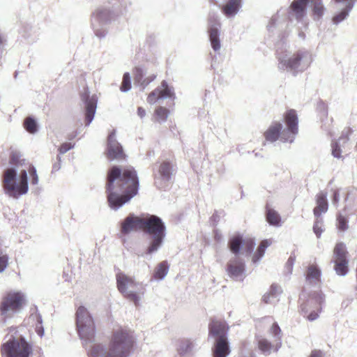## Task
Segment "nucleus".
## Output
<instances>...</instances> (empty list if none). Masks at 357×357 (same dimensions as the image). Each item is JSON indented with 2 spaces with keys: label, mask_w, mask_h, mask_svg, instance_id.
Segmentation results:
<instances>
[{
  "label": "nucleus",
  "mask_w": 357,
  "mask_h": 357,
  "mask_svg": "<svg viewBox=\"0 0 357 357\" xmlns=\"http://www.w3.org/2000/svg\"><path fill=\"white\" fill-rule=\"evenodd\" d=\"M139 181L135 170L128 167L121 170L113 167L108 173L107 200L111 208L117 210L137 195Z\"/></svg>",
  "instance_id": "1"
},
{
  "label": "nucleus",
  "mask_w": 357,
  "mask_h": 357,
  "mask_svg": "<svg viewBox=\"0 0 357 357\" xmlns=\"http://www.w3.org/2000/svg\"><path fill=\"white\" fill-rule=\"evenodd\" d=\"M134 344L131 331L118 327L112 331L109 347L93 343L88 349L89 357H128Z\"/></svg>",
  "instance_id": "2"
},
{
  "label": "nucleus",
  "mask_w": 357,
  "mask_h": 357,
  "mask_svg": "<svg viewBox=\"0 0 357 357\" xmlns=\"http://www.w3.org/2000/svg\"><path fill=\"white\" fill-rule=\"evenodd\" d=\"M142 230L149 235V245L142 255L151 256L162 246L166 236V227L160 218L149 215L143 219Z\"/></svg>",
  "instance_id": "3"
},
{
  "label": "nucleus",
  "mask_w": 357,
  "mask_h": 357,
  "mask_svg": "<svg viewBox=\"0 0 357 357\" xmlns=\"http://www.w3.org/2000/svg\"><path fill=\"white\" fill-rule=\"evenodd\" d=\"M278 59L279 69L296 75L308 68L312 62V55L307 50H301L295 52H278Z\"/></svg>",
  "instance_id": "4"
},
{
  "label": "nucleus",
  "mask_w": 357,
  "mask_h": 357,
  "mask_svg": "<svg viewBox=\"0 0 357 357\" xmlns=\"http://www.w3.org/2000/svg\"><path fill=\"white\" fill-rule=\"evenodd\" d=\"M3 188L5 193L14 199L26 194L29 190L26 169H21L19 174L14 167L6 169L3 172Z\"/></svg>",
  "instance_id": "5"
},
{
  "label": "nucleus",
  "mask_w": 357,
  "mask_h": 357,
  "mask_svg": "<svg viewBox=\"0 0 357 357\" xmlns=\"http://www.w3.org/2000/svg\"><path fill=\"white\" fill-rule=\"evenodd\" d=\"M287 130L281 131L282 125L280 122L273 123L264 133L265 138L271 142H275L280 136L284 142L292 143L298 133V116L295 110L290 109L285 114Z\"/></svg>",
  "instance_id": "6"
},
{
  "label": "nucleus",
  "mask_w": 357,
  "mask_h": 357,
  "mask_svg": "<svg viewBox=\"0 0 357 357\" xmlns=\"http://www.w3.org/2000/svg\"><path fill=\"white\" fill-rule=\"evenodd\" d=\"M228 331L229 326L225 321L213 320L209 324V335L215 339L213 357H227L230 354Z\"/></svg>",
  "instance_id": "7"
},
{
  "label": "nucleus",
  "mask_w": 357,
  "mask_h": 357,
  "mask_svg": "<svg viewBox=\"0 0 357 357\" xmlns=\"http://www.w3.org/2000/svg\"><path fill=\"white\" fill-rule=\"evenodd\" d=\"M77 331L80 338L84 341L88 350L94 342L96 328L93 317L89 310L84 306H79L75 314Z\"/></svg>",
  "instance_id": "8"
},
{
  "label": "nucleus",
  "mask_w": 357,
  "mask_h": 357,
  "mask_svg": "<svg viewBox=\"0 0 357 357\" xmlns=\"http://www.w3.org/2000/svg\"><path fill=\"white\" fill-rule=\"evenodd\" d=\"M26 295L21 291H10L1 299L0 314L3 322L21 312L26 305Z\"/></svg>",
  "instance_id": "9"
},
{
  "label": "nucleus",
  "mask_w": 357,
  "mask_h": 357,
  "mask_svg": "<svg viewBox=\"0 0 357 357\" xmlns=\"http://www.w3.org/2000/svg\"><path fill=\"white\" fill-rule=\"evenodd\" d=\"M31 353V346L21 335L10 336L1 345L2 357H29Z\"/></svg>",
  "instance_id": "10"
},
{
  "label": "nucleus",
  "mask_w": 357,
  "mask_h": 357,
  "mask_svg": "<svg viewBox=\"0 0 357 357\" xmlns=\"http://www.w3.org/2000/svg\"><path fill=\"white\" fill-rule=\"evenodd\" d=\"M307 5L312 7L315 18L319 19L324 15L325 8L321 0H294L289 7V16L301 20L307 14Z\"/></svg>",
  "instance_id": "11"
},
{
  "label": "nucleus",
  "mask_w": 357,
  "mask_h": 357,
  "mask_svg": "<svg viewBox=\"0 0 357 357\" xmlns=\"http://www.w3.org/2000/svg\"><path fill=\"white\" fill-rule=\"evenodd\" d=\"M116 283L119 291L137 305L140 300L137 294L139 284L132 277L122 273L116 275Z\"/></svg>",
  "instance_id": "12"
},
{
  "label": "nucleus",
  "mask_w": 357,
  "mask_h": 357,
  "mask_svg": "<svg viewBox=\"0 0 357 357\" xmlns=\"http://www.w3.org/2000/svg\"><path fill=\"white\" fill-rule=\"evenodd\" d=\"M272 337V342L264 338L258 340L259 350L265 355H269L272 351H278L282 345V333L278 324L274 323L269 331Z\"/></svg>",
  "instance_id": "13"
},
{
  "label": "nucleus",
  "mask_w": 357,
  "mask_h": 357,
  "mask_svg": "<svg viewBox=\"0 0 357 357\" xmlns=\"http://www.w3.org/2000/svg\"><path fill=\"white\" fill-rule=\"evenodd\" d=\"M324 301V296L321 293H317L310 296L307 301L301 305V312L303 316L310 321L316 320L319 316Z\"/></svg>",
  "instance_id": "14"
},
{
  "label": "nucleus",
  "mask_w": 357,
  "mask_h": 357,
  "mask_svg": "<svg viewBox=\"0 0 357 357\" xmlns=\"http://www.w3.org/2000/svg\"><path fill=\"white\" fill-rule=\"evenodd\" d=\"M348 252L344 243H337L333 250L332 261L334 263V270L338 275L344 276L348 273L349 259Z\"/></svg>",
  "instance_id": "15"
},
{
  "label": "nucleus",
  "mask_w": 357,
  "mask_h": 357,
  "mask_svg": "<svg viewBox=\"0 0 357 357\" xmlns=\"http://www.w3.org/2000/svg\"><path fill=\"white\" fill-rule=\"evenodd\" d=\"M220 26L221 24L217 13L210 12L208 17V33L211 47L215 52L220 50L221 48Z\"/></svg>",
  "instance_id": "16"
},
{
  "label": "nucleus",
  "mask_w": 357,
  "mask_h": 357,
  "mask_svg": "<svg viewBox=\"0 0 357 357\" xmlns=\"http://www.w3.org/2000/svg\"><path fill=\"white\" fill-rule=\"evenodd\" d=\"M173 172V165L170 162H162L154 174V181L157 188L160 189L166 188L172 178Z\"/></svg>",
  "instance_id": "17"
},
{
  "label": "nucleus",
  "mask_w": 357,
  "mask_h": 357,
  "mask_svg": "<svg viewBox=\"0 0 357 357\" xmlns=\"http://www.w3.org/2000/svg\"><path fill=\"white\" fill-rule=\"evenodd\" d=\"M175 98L174 89L169 86L166 81H162L160 86L149 94L147 102L153 105L161 100L167 98L174 100Z\"/></svg>",
  "instance_id": "18"
},
{
  "label": "nucleus",
  "mask_w": 357,
  "mask_h": 357,
  "mask_svg": "<svg viewBox=\"0 0 357 357\" xmlns=\"http://www.w3.org/2000/svg\"><path fill=\"white\" fill-rule=\"evenodd\" d=\"M335 8L338 11L333 17V22L335 24H338L345 20L354 5V0H332Z\"/></svg>",
  "instance_id": "19"
},
{
  "label": "nucleus",
  "mask_w": 357,
  "mask_h": 357,
  "mask_svg": "<svg viewBox=\"0 0 357 357\" xmlns=\"http://www.w3.org/2000/svg\"><path fill=\"white\" fill-rule=\"evenodd\" d=\"M227 271L234 280H243L245 277L244 261L238 256H234L229 261Z\"/></svg>",
  "instance_id": "20"
},
{
  "label": "nucleus",
  "mask_w": 357,
  "mask_h": 357,
  "mask_svg": "<svg viewBox=\"0 0 357 357\" xmlns=\"http://www.w3.org/2000/svg\"><path fill=\"white\" fill-rule=\"evenodd\" d=\"M82 100L85 103L86 126H89L93 121L97 107V97L96 95L90 96L87 89L81 95Z\"/></svg>",
  "instance_id": "21"
},
{
  "label": "nucleus",
  "mask_w": 357,
  "mask_h": 357,
  "mask_svg": "<svg viewBox=\"0 0 357 357\" xmlns=\"http://www.w3.org/2000/svg\"><path fill=\"white\" fill-rule=\"evenodd\" d=\"M107 157L110 160H120L125 158L123 148L116 139L114 130L108 136Z\"/></svg>",
  "instance_id": "22"
},
{
  "label": "nucleus",
  "mask_w": 357,
  "mask_h": 357,
  "mask_svg": "<svg viewBox=\"0 0 357 357\" xmlns=\"http://www.w3.org/2000/svg\"><path fill=\"white\" fill-rule=\"evenodd\" d=\"M144 218H139L133 214L129 215L121 222V232L123 234H128L130 232L142 230Z\"/></svg>",
  "instance_id": "23"
},
{
  "label": "nucleus",
  "mask_w": 357,
  "mask_h": 357,
  "mask_svg": "<svg viewBox=\"0 0 357 357\" xmlns=\"http://www.w3.org/2000/svg\"><path fill=\"white\" fill-rule=\"evenodd\" d=\"M241 7V0H228L227 2L222 6V13L227 18H232L237 15Z\"/></svg>",
  "instance_id": "24"
},
{
  "label": "nucleus",
  "mask_w": 357,
  "mask_h": 357,
  "mask_svg": "<svg viewBox=\"0 0 357 357\" xmlns=\"http://www.w3.org/2000/svg\"><path fill=\"white\" fill-rule=\"evenodd\" d=\"M316 202L317 206L314 208V215L316 218H319L328 211L327 193L324 192L318 193Z\"/></svg>",
  "instance_id": "25"
},
{
  "label": "nucleus",
  "mask_w": 357,
  "mask_h": 357,
  "mask_svg": "<svg viewBox=\"0 0 357 357\" xmlns=\"http://www.w3.org/2000/svg\"><path fill=\"white\" fill-rule=\"evenodd\" d=\"M146 73L141 68H137L135 73V82L144 89L155 77V75H150L144 77Z\"/></svg>",
  "instance_id": "26"
},
{
  "label": "nucleus",
  "mask_w": 357,
  "mask_h": 357,
  "mask_svg": "<svg viewBox=\"0 0 357 357\" xmlns=\"http://www.w3.org/2000/svg\"><path fill=\"white\" fill-rule=\"evenodd\" d=\"M113 18L111 10L105 7L98 8L93 14V20L100 23H107Z\"/></svg>",
  "instance_id": "27"
},
{
  "label": "nucleus",
  "mask_w": 357,
  "mask_h": 357,
  "mask_svg": "<svg viewBox=\"0 0 357 357\" xmlns=\"http://www.w3.org/2000/svg\"><path fill=\"white\" fill-rule=\"evenodd\" d=\"M195 347V343L190 340L185 339L179 341L177 351L179 355L188 357L192 352Z\"/></svg>",
  "instance_id": "28"
},
{
  "label": "nucleus",
  "mask_w": 357,
  "mask_h": 357,
  "mask_svg": "<svg viewBox=\"0 0 357 357\" xmlns=\"http://www.w3.org/2000/svg\"><path fill=\"white\" fill-rule=\"evenodd\" d=\"M321 271L316 265H310L306 273V281L310 284H318L320 281Z\"/></svg>",
  "instance_id": "29"
},
{
  "label": "nucleus",
  "mask_w": 357,
  "mask_h": 357,
  "mask_svg": "<svg viewBox=\"0 0 357 357\" xmlns=\"http://www.w3.org/2000/svg\"><path fill=\"white\" fill-rule=\"evenodd\" d=\"M243 238L240 234L234 235L229 242V247L235 256H238L240 251L243 249Z\"/></svg>",
  "instance_id": "30"
},
{
  "label": "nucleus",
  "mask_w": 357,
  "mask_h": 357,
  "mask_svg": "<svg viewBox=\"0 0 357 357\" xmlns=\"http://www.w3.org/2000/svg\"><path fill=\"white\" fill-rule=\"evenodd\" d=\"M271 244V242L269 241L268 240H264L260 243L257 251L253 254V255L252 257V263L257 264L259 261H260V260L261 259V258L264 257V255L265 254L266 249Z\"/></svg>",
  "instance_id": "31"
},
{
  "label": "nucleus",
  "mask_w": 357,
  "mask_h": 357,
  "mask_svg": "<svg viewBox=\"0 0 357 357\" xmlns=\"http://www.w3.org/2000/svg\"><path fill=\"white\" fill-rule=\"evenodd\" d=\"M169 113V110L166 107L158 106L154 111L153 121L158 123H163L167 121Z\"/></svg>",
  "instance_id": "32"
},
{
  "label": "nucleus",
  "mask_w": 357,
  "mask_h": 357,
  "mask_svg": "<svg viewBox=\"0 0 357 357\" xmlns=\"http://www.w3.org/2000/svg\"><path fill=\"white\" fill-rule=\"evenodd\" d=\"M169 270L168 264L164 261L160 262L155 268L154 278L157 280H163Z\"/></svg>",
  "instance_id": "33"
},
{
  "label": "nucleus",
  "mask_w": 357,
  "mask_h": 357,
  "mask_svg": "<svg viewBox=\"0 0 357 357\" xmlns=\"http://www.w3.org/2000/svg\"><path fill=\"white\" fill-rule=\"evenodd\" d=\"M266 219L271 225L280 226V216L278 212L271 208H268L266 211Z\"/></svg>",
  "instance_id": "34"
},
{
  "label": "nucleus",
  "mask_w": 357,
  "mask_h": 357,
  "mask_svg": "<svg viewBox=\"0 0 357 357\" xmlns=\"http://www.w3.org/2000/svg\"><path fill=\"white\" fill-rule=\"evenodd\" d=\"M25 159L22 158V155L17 151H13L10 157V164L13 165L14 168L22 167L25 164Z\"/></svg>",
  "instance_id": "35"
},
{
  "label": "nucleus",
  "mask_w": 357,
  "mask_h": 357,
  "mask_svg": "<svg viewBox=\"0 0 357 357\" xmlns=\"http://www.w3.org/2000/svg\"><path fill=\"white\" fill-rule=\"evenodd\" d=\"M255 245V243L254 239L251 238H243V253H245L246 255L250 254L254 250Z\"/></svg>",
  "instance_id": "36"
},
{
  "label": "nucleus",
  "mask_w": 357,
  "mask_h": 357,
  "mask_svg": "<svg viewBox=\"0 0 357 357\" xmlns=\"http://www.w3.org/2000/svg\"><path fill=\"white\" fill-rule=\"evenodd\" d=\"M337 227L341 231L347 230L349 228L347 218L339 214L337 217Z\"/></svg>",
  "instance_id": "37"
},
{
  "label": "nucleus",
  "mask_w": 357,
  "mask_h": 357,
  "mask_svg": "<svg viewBox=\"0 0 357 357\" xmlns=\"http://www.w3.org/2000/svg\"><path fill=\"white\" fill-rule=\"evenodd\" d=\"M313 231L317 238L321 237V234L324 231L323 220L321 217L316 218V221L313 226Z\"/></svg>",
  "instance_id": "38"
},
{
  "label": "nucleus",
  "mask_w": 357,
  "mask_h": 357,
  "mask_svg": "<svg viewBox=\"0 0 357 357\" xmlns=\"http://www.w3.org/2000/svg\"><path fill=\"white\" fill-rule=\"evenodd\" d=\"M24 127L30 133H35L37 130L36 122L31 117H28L25 119Z\"/></svg>",
  "instance_id": "39"
},
{
  "label": "nucleus",
  "mask_w": 357,
  "mask_h": 357,
  "mask_svg": "<svg viewBox=\"0 0 357 357\" xmlns=\"http://www.w3.org/2000/svg\"><path fill=\"white\" fill-rule=\"evenodd\" d=\"M131 88L130 77L128 73H126L123 77V81L121 86V91L123 92L128 91Z\"/></svg>",
  "instance_id": "40"
},
{
  "label": "nucleus",
  "mask_w": 357,
  "mask_h": 357,
  "mask_svg": "<svg viewBox=\"0 0 357 357\" xmlns=\"http://www.w3.org/2000/svg\"><path fill=\"white\" fill-rule=\"evenodd\" d=\"M29 173L31 176V183L33 185H37L39 181V178L37 174L36 169L33 165H29V168L28 169Z\"/></svg>",
  "instance_id": "41"
},
{
  "label": "nucleus",
  "mask_w": 357,
  "mask_h": 357,
  "mask_svg": "<svg viewBox=\"0 0 357 357\" xmlns=\"http://www.w3.org/2000/svg\"><path fill=\"white\" fill-rule=\"evenodd\" d=\"M268 292L271 294L273 298L278 300V296L282 293V289L277 284H272Z\"/></svg>",
  "instance_id": "42"
},
{
  "label": "nucleus",
  "mask_w": 357,
  "mask_h": 357,
  "mask_svg": "<svg viewBox=\"0 0 357 357\" xmlns=\"http://www.w3.org/2000/svg\"><path fill=\"white\" fill-rule=\"evenodd\" d=\"M37 324L36 325V331L40 337H43L44 335V328L42 326V319L40 316L36 315Z\"/></svg>",
  "instance_id": "43"
},
{
  "label": "nucleus",
  "mask_w": 357,
  "mask_h": 357,
  "mask_svg": "<svg viewBox=\"0 0 357 357\" xmlns=\"http://www.w3.org/2000/svg\"><path fill=\"white\" fill-rule=\"evenodd\" d=\"M8 265V257L0 251V273L3 272Z\"/></svg>",
  "instance_id": "44"
},
{
  "label": "nucleus",
  "mask_w": 357,
  "mask_h": 357,
  "mask_svg": "<svg viewBox=\"0 0 357 357\" xmlns=\"http://www.w3.org/2000/svg\"><path fill=\"white\" fill-rule=\"evenodd\" d=\"M74 144L66 142L61 145L60 148L59 149V151L61 154H64L69 150L72 149L74 147Z\"/></svg>",
  "instance_id": "45"
},
{
  "label": "nucleus",
  "mask_w": 357,
  "mask_h": 357,
  "mask_svg": "<svg viewBox=\"0 0 357 357\" xmlns=\"http://www.w3.org/2000/svg\"><path fill=\"white\" fill-rule=\"evenodd\" d=\"M332 147V154L335 158H341V150L339 147V145L337 142L333 143L331 145Z\"/></svg>",
  "instance_id": "46"
},
{
  "label": "nucleus",
  "mask_w": 357,
  "mask_h": 357,
  "mask_svg": "<svg viewBox=\"0 0 357 357\" xmlns=\"http://www.w3.org/2000/svg\"><path fill=\"white\" fill-rule=\"evenodd\" d=\"M262 301L265 303H273L275 301H277L275 298H273L271 295V294L268 291L266 294H264L262 297Z\"/></svg>",
  "instance_id": "47"
},
{
  "label": "nucleus",
  "mask_w": 357,
  "mask_h": 357,
  "mask_svg": "<svg viewBox=\"0 0 357 357\" xmlns=\"http://www.w3.org/2000/svg\"><path fill=\"white\" fill-rule=\"evenodd\" d=\"M93 25L94 26V30H95V33H96V35L101 38H103L106 36L107 34V31L105 29H98V27H96L94 24V23H93Z\"/></svg>",
  "instance_id": "48"
},
{
  "label": "nucleus",
  "mask_w": 357,
  "mask_h": 357,
  "mask_svg": "<svg viewBox=\"0 0 357 357\" xmlns=\"http://www.w3.org/2000/svg\"><path fill=\"white\" fill-rule=\"evenodd\" d=\"M340 201V194L337 190L333 192V204L337 205Z\"/></svg>",
  "instance_id": "49"
},
{
  "label": "nucleus",
  "mask_w": 357,
  "mask_h": 357,
  "mask_svg": "<svg viewBox=\"0 0 357 357\" xmlns=\"http://www.w3.org/2000/svg\"><path fill=\"white\" fill-rule=\"evenodd\" d=\"M294 261V258L292 257H290L287 262V266L289 268V272H291Z\"/></svg>",
  "instance_id": "50"
},
{
  "label": "nucleus",
  "mask_w": 357,
  "mask_h": 357,
  "mask_svg": "<svg viewBox=\"0 0 357 357\" xmlns=\"http://www.w3.org/2000/svg\"><path fill=\"white\" fill-rule=\"evenodd\" d=\"M137 114L140 118H144L146 116V111L144 108L139 107L137 109Z\"/></svg>",
  "instance_id": "51"
},
{
  "label": "nucleus",
  "mask_w": 357,
  "mask_h": 357,
  "mask_svg": "<svg viewBox=\"0 0 357 357\" xmlns=\"http://www.w3.org/2000/svg\"><path fill=\"white\" fill-rule=\"evenodd\" d=\"M310 357H323L322 353L320 351H313Z\"/></svg>",
  "instance_id": "52"
},
{
  "label": "nucleus",
  "mask_w": 357,
  "mask_h": 357,
  "mask_svg": "<svg viewBox=\"0 0 357 357\" xmlns=\"http://www.w3.org/2000/svg\"><path fill=\"white\" fill-rule=\"evenodd\" d=\"M275 23H276V17L275 16V17H273L271 19V24L268 25V29H271V28L273 25H275Z\"/></svg>",
  "instance_id": "53"
},
{
  "label": "nucleus",
  "mask_w": 357,
  "mask_h": 357,
  "mask_svg": "<svg viewBox=\"0 0 357 357\" xmlns=\"http://www.w3.org/2000/svg\"><path fill=\"white\" fill-rule=\"evenodd\" d=\"M59 169H60V165H59H59H54L53 166V170H54V171H57V170H59Z\"/></svg>",
  "instance_id": "54"
},
{
  "label": "nucleus",
  "mask_w": 357,
  "mask_h": 357,
  "mask_svg": "<svg viewBox=\"0 0 357 357\" xmlns=\"http://www.w3.org/2000/svg\"><path fill=\"white\" fill-rule=\"evenodd\" d=\"M57 159H58L59 161H60L61 160V157L58 156Z\"/></svg>",
  "instance_id": "55"
},
{
  "label": "nucleus",
  "mask_w": 357,
  "mask_h": 357,
  "mask_svg": "<svg viewBox=\"0 0 357 357\" xmlns=\"http://www.w3.org/2000/svg\"><path fill=\"white\" fill-rule=\"evenodd\" d=\"M211 2H213L214 0H210Z\"/></svg>",
  "instance_id": "56"
}]
</instances>
